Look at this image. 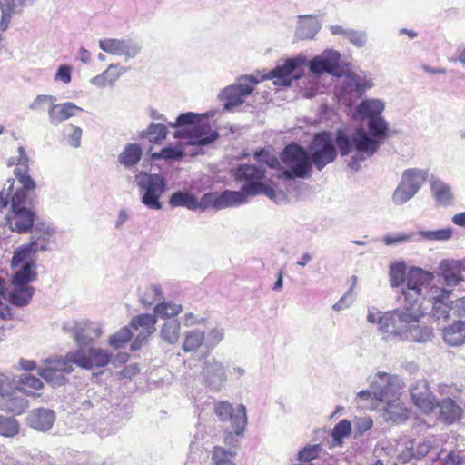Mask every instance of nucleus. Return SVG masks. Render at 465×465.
Returning <instances> with one entry per match:
<instances>
[{"label": "nucleus", "instance_id": "nucleus-57", "mask_svg": "<svg viewBox=\"0 0 465 465\" xmlns=\"http://www.w3.org/2000/svg\"><path fill=\"white\" fill-rule=\"evenodd\" d=\"M167 128L163 124H152L146 133V136L151 143H159L166 137Z\"/></svg>", "mask_w": 465, "mask_h": 465}, {"label": "nucleus", "instance_id": "nucleus-12", "mask_svg": "<svg viewBox=\"0 0 465 465\" xmlns=\"http://www.w3.org/2000/svg\"><path fill=\"white\" fill-rule=\"evenodd\" d=\"M28 201L23 191H16L11 197V209L6 216V223L12 231L25 233L33 230L35 223V213L27 207Z\"/></svg>", "mask_w": 465, "mask_h": 465}, {"label": "nucleus", "instance_id": "nucleus-6", "mask_svg": "<svg viewBox=\"0 0 465 465\" xmlns=\"http://www.w3.org/2000/svg\"><path fill=\"white\" fill-rule=\"evenodd\" d=\"M206 118H176L175 123H170L176 127L173 135L183 139L189 145L206 146L219 137L217 131L213 130Z\"/></svg>", "mask_w": 465, "mask_h": 465}, {"label": "nucleus", "instance_id": "nucleus-34", "mask_svg": "<svg viewBox=\"0 0 465 465\" xmlns=\"http://www.w3.org/2000/svg\"><path fill=\"white\" fill-rule=\"evenodd\" d=\"M430 190L435 200L441 205L448 206L452 203L453 194L449 184L438 177L430 178Z\"/></svg>", "mask_w": 465, "mask_h": 465}, {"label": "nucleus", "instance_id": "nucleus-11", "mask_svg": "<svg viewBox=\"0 0 465 465\" xmlns=\"http://www.w3.org/2000/svg\"><path fill=\"white\" fill-rule=\"evenodd\" d=\"M432 278L433 275L430 272L418 267L411 268L401 287L405 304L413 308L420 307V300L426 299L430 288L429 283Z\"/></svg>", "mask_w": 465, "mask_h": 465}, {"label": "nucleus", "instance_id": "nucleus-63", "mask_svg": "<svg viewBox=\"0 0 465 465\" xmlns=\"http://www.w3.org/2000/svg\"><path fill=\"white\" fill-rule=\"evenodd\" d=\"M28 163H29V158L27 157V155L25 153V148L20 146L18 148V157L15 160L11 159L9 161L8 164L9 165L16 164L17 166L15 169L25 168V170L28 171Z\"/></svg>", "mask_w": 465, "mask_h": 465}, {"label": "nucleus", "instance_id": "nucleus-15", "mask_svg": "<svg viewBox=\"0 0 465 465\" xmlns=\"http://www.w3.org/2000/svg\"><path fill=\"white\" fill-rule=\"evenodd\" d=\"M136 183L143 191L141 202L149 209L161 210L160 197L166 191L165 179L158 173H143L136 176Z\"/></svg>", "mask_w": 465, "mask_h": 465}, {"label": "nucleus", "instance_id": "nucleus-38", "mask_svg": "<svg viewBox=\"0 0 465 465\" xmlns=\"http://www.w3.org/2000/svg\"><path fill=\"white\" fill-rule=\"evenodd\" d=\"M440 416L447 423L460 420L462 409L452 399H443L439 404Z\"/></svg>", "mask_w": 465, "mask_h": 465}, {"label": "nucleus", "instance_id": "nucleus-40", "mask_svg": "<svg viewBox=\"0 0 465 465\" xmlns=\"http://www.w3.org/2000/svg\"><path fill=\"white\" fill-rule=\"evenodd\" d=\"M205 333L203 331L192 330L184 334L183 350L185 352L196 351L198 349L204 350Z\"/></svg>", "mask_w": 465, "mask_h": 465}, {"label": "nucleus", "instance_id": "nucleus-60", "mask_svg": "<svg viewBox=\"0 0 465 465\" xmlns=\"http://www.w3.org/2000/svg\"><path fill=\"white\" fill-rule=\"evenodd\" d=\"M163 297L162 289L158 285H150L145 290V293L141 298V302L144 305H152L154 302L159 301Z\"/></svg>", "mask_w": 465, "mask_h": 465}, {"label": "nucleus", "instance_id": "nucleus-24", "mask_svg": "<svg viewBox=\"0 0 465 465\" xmlns=\"http://www.w3.org/2000/svg\"><path fill=\"white\" fill-rule=\"evenodd\" d=\"M15 393L12 381L5 374L0 373V408L14 414H21L27 407V401Z\"/></svg>", "mask_w": 465, "mask_h": 465}, {"label": "nucleus", "instance_id": "nucleus-2", "mask_svg": "<svg viewBox=\"0 0 465 465\" xmlns=\"http://www.w3.org/2000/svg\"><path fill=\"white\" fill-rule=\"evenodd\" d=\"M341 54L333 49H327L314 56L309 63V71L313 78L328 73L338 78L334 94L341 106L351 108L355 101L367 90L374 86L371 74L366 71L355 73L340 68Z\"/></svg>", "mask_w": 465, "mask_h": 465}, {"label": "nucleus", "instance_id": "nucleus-61", "mask_svg": "<svg viewBox=\"0 0 465 465\" xmlns=\"http://www.w3.org/2000/svg\"><path fill=\"white\" fill-rule=\"evenodd\" d=\"M346 38L351 45L358 48L363 47L367 43V35L364 31H357L350 28Z\"/></svg>", "mask_w": 465, "mask_h": 465}, {"label": "nucleus", "instance_id": "nucleus-42", "mask_svg": "<svg viewBox=\"0 0 465 465\" xmlns=\"http://www.w3.org/2000/svg\"><path fill=\"white\" fill-rule=\"evenodd\" d=\"M180 322L176 319L167 320L160 331L161 339L168 344L177 342L180 336Z\"/></svg>", "mask_w": 465, "mask_h": 465}, {"label": "nucleus", "instance_id": "nucleus-58", "mask_svg": "<svg viewBox=\"0 0 465 465\" xmlns=\"http://www.w3.org/2000/svg\"><path fill=\"white\" fill-rule=\"evenodd\" d=\"M416 241H419V239L417 238L416 232H410L407 233L402 232L397 235H385L382 238V242H384L385 245L388 246Z\"/></svg>", "mask_w": 465, "mask_h": 465}, {"label": "nucleus", "instance_id": "nucleus-23", "mask_svg": "<svg viewBox=\"0 0 465 465\" xmlns=\"http://www.w3.org/2000/svg\"><path fill=\"white\" fill-rule=\"evenodd\" d=\"M401 379L396 375L378 373L372 382L373 398L381 402H390L398 399L401 390Z\"/></svg>", "mask_w": 465, "mask_h": 465}, {"label": "nucleus", "instance_id": "nucleus-31", "mask_svg": "<svg viewBox=\"0 0 465 465\" xmlns=\"http://www.w3.org/2000/svg\"><path fill=\"white\" fill-rule=\"evenodd\" d=\"M265 169L256 164H240L235 170L237 180L244 181L245 184L262 183Z\"/></svg>", "mask_w": 465, "mask_h": 465}, {"label": "nucleus", "instance_id": "nucleus-56", "mask_svg": "<svg viewBox=\"0 0 465 465\" xmlns=\"http://www.w3.org/2000/svg\"><path fill=\"white\" fill-rule=\"evenodd\" d=\"M64 136L67 143L73 148H78L81 145L82 130L72 124L64 129Z\"/></svg>", "mask_w": 465, "mask_h": 465}, {"label": "nucleus", "instance_id": "nucleus-10", "mask_svg": "<svg viewBox=\"0 0 465 465\" xmlns=\"http://www.w3.org/2000/svg\"><path fill=\"white\" fill-rule=\"evenodd\" d=\"M247 411L243 404L236 408L228 401H218L214 405V413L222 422H230L232 431L225 432L224 441L228 445L236 446L239 442L234 436H242L247 425Z\"/></svg>", "mask_w": 465, "mask_h": 465}, {"label": "nucleus", "instance_id": "nucleus-39", "mask_svg": "<svg viewBox=\"0 0 465 465\" xmlns=\"http://www.w3.org/2000/svg\"><path fill=\"white\" fill-rule=\"evenodd\" d=\"M385 420L393 422H401L409 418L408 410L401 404L399 398L386 403L384 407Z\"/></svg>", "mask_w": 465, "mask_h": 465}, {"label": "nucleus", "instance_id": "nucleus-5", "mask_svg": "<svg viewBox=\"0 0 465 465\" xmlns=\"http://www.w3.org/2000/svg\"><path fill=\"white\" fill-rule=\"evenodd\" d=\"M55 230L50 223L36 222L31 232L30 242L17 248L11 260V267L29 264L35 270L36 264L33 256L39 252L51 250L50 244L54 243Z\"/></svg>", "mask_w": 465, "mask_h": 465}, {"label": "nucleus", "instance_id": "nucleus-22", "mask_svg": "<svg viewBox=\"0 0 465 465\" xmlns=\"http://www.w3.org/2000/svg\"><path fill=\"white\" fill-rule=\"evenodd\" d=\"M451 291L438 286H430L425 300L431 303L430 315L436 320L446 321L452 312L453 301L450 299Z\"/></svg>", "mask_w": 465, "mask_h": 465}, {"label": "nucleus", "instance_id": "nucleus-35", "mask_svg": "<svg viewBox=\"0 0 465 465\" xmlns=\"http://www.w3.org/2000/svg\"><path fill=\"white\" fill-rule=\"evenodd\" d=\"M443 339L450 346L465 343V322L458 320L443 329Z\"/></svg>", "mask_w": 465, "mask_h": 465}, {"label": "nucleus", "instance_id": "nucleus-62", "mask_svg": "<svg viewBox=\"0 0 465 465\" xmlns=\"http://www.w3.org/2000/svg\"><path fill=\"white\" fill-rule=\"evenodd\" d=\"M354 302V295L352 287H351L343 295L342 297L333 304L332 309L334 311H341L344 309L349 308L352 302Z\"/></svg>", "mask_w": 465, "mask_h": 465}, {"label": "nucleus", "instance_id": "nucleus-21", "mask_svg": "<svg viewBox=\"0 0 465 465\" xmlns=\"http://www.w3.org/2000/svg\"><path fill=\"white\" fill-rule=\"evenodd\" d=\"M99 47L104 52L125 59L135 58L142 51L140 42L133 38H104L99 41Z\"/></svg>", "mask_w": 465, "mask_h": 465}, {"label": "nucleus", "instance_id": "nucleus-53", "mask_svg": "<svg viewBox=\"0 0 465 465\" xmlns=\"http://www.w3.org/2000/svg\"><path fill=\"white\" fill-rule=\"evenodd\" d=\"M14 174L15 175L16 179L22 185L20 189L17 191H23L26 195V201L28 200V191L34 190L35 188V183L31 178L30 175H28V171L25 168L23 169H15Z\"/></svg>", "mask_w": 465, "mask_h": 465}, {"label": "nucleus", "instance_id": "nucleus-13", "mask_svg": "<svg viewBox=\"0 0 465 465\" xmlns=\"http://www.w3.org/2000/svg\"><path fill=\"white\" fill-rule=\"evenodd\" d=\"M310 61L304 54L286 58L279 63L273 69L262 74L259 80H272L275 86H290L293 80L302 79L301 68L308 65Z\"/></svg>", "mask_w": 465, "mask_h": 465}, {"label": "nucleus", "instance_id": "nucleus-64", "mask_svg": "<svg viewBox=\"0 0 465 465\" xmlns=\"http://www.w3.org/2000/svg\"><path fill=\"white\" fill-rule=\"evenodd\" d=\"M452 313L465 322V297L453 302Z\"/></svg>", "mask_w": 465, "mask_h": 465}, {"label": "nucleus", "instance_id": "nucleus-54", "mask_svg": "<svg viewBox=\"0 0 465 465\" xmlns=\"http://www.w3.org/2000/svg\"><path fill=\"white\" fill-rule=\"evenodd\" d=\"M322 450L321 444L306 445L297 454V460L300 462H311L320 457Z\"/></svg>", "mask_w": 465, "mask_h": 465}, {"label": "nucleus", "instance_id": "nucleus-3", "mask_svg": "<svg viewBox=\"0 0 465 465\" xmlns=\"http://www.w3.org/2000/svg\"><path fill=\"white\" fill-rule=\"evenodd\" d=\"M367 119L366 128L359 127L351 135L342 129L336 131L335 143L341 156H347L355 150L361 155V160H366L374 155L384 143L390 132L385 118Z\"/></svg>", "mask_w": 465, "mask_h": 465}, {"label": "nucleus", "instance_id": "nucleus-28", "mask_svg": "<svg viewBox=\"0 0 465 465\" xmlns=\"http://www.w3.org/2000/svg\"><path fill=\"white\" fill-rule=\"evenodd\" d=\"M412 401L424 411H430L436 404L435 396L429 391L425 381H419L410 388Z\"/></svg>", "mask_w": 465, "mask_h": 465}, {"label": "nucleus", "instance_id": "nucleus-27", "mask_svg": "<svg viewBox=\"0 0 465 465\" xmlns=\"http://www.w3.org/2000/svg\"><path fill=\"white\" fill-rule=\"evenodd\" d=\"M56 414L54 411L41 407L29 411L26 422L30 428L45 432L54 426Z\"/></svg>", "mask_w": 465, "mask_h": 465}, {"label": "nucleus", "instance_id": "nucleus-52", "mask_svg": "<svg viewBox=\"0 0 465 465\" xmlns=\"http://www.w3.org/2000/svg\"><path fill=\"white\" fill-rule=\"evenodd\" d=\"M416 234L430 241H448L453 234V229L449 227L432 231H420Z\"/></svg>", "mask_w": 465, "mask_h": 465}, {"label": "nucleus", "instance_id": "nucleus-30", "mask_svg": "<svg viewBox=\"0 0 465 465\" xmlns=\"http://www.w3.org/2000/svg\"><path fill=\"white\" fill-rule=\"evenodd\" d=\"M432 449V443L430 440H411L400 455V460L403 462H409L411 459L420 460L424 458Z\"/></svg>", "mask_w": 465, "mask_h": 465}, {"label": "nucleus", "instance_id": "nucleus-43", "mask_svg": "<svg viewBox=\"0 0 465 465\" xmlns=\"http://www.w3.org/2000/svg\"><path fill=\"white\" fill-rule=\"evenodd\" d=\"M86 399L81 402L80 409L82 411H89L94 409L97 411H102L104 409L107 410V401L99 396L95 391L88 390Z\"/></svg>", "mask_w": 465, "mask_h": 465}, {"label": "nucleus", "instance_id": "nucleus-20", "mask_svg": "<svg viewBox=\"0 0 465 465\" xmlns=\"http://www.w3.org/2000/svg\"><path fill=\"white\" fill-rule=\"evenodd\" d=\"M56 97L40 94L29 105L35 114H47L52 116L58 109L60 116H74L84 113V110L71 102L56 104Z\"/></svg>", "mask_w": 465, "mask_h": 465}, {"label": "nucleus", "instance_id": "nucleus-8", "mask_svg": "<svg viewBox=\"0 0 465 465\" xmlns=\"http://www.w3.org/2000/svg\"><path fill=\"white\" fill-rule=\"evenodd\" d=\"M261 82L251 74L239 76L235 82L223 88L218 94V100L223 104V113H237Z\"/></svg>", "mask_w": 465, "mask_h": 465}, {"label": "nucleus", "instance_id": "nucleus-25", "mask_svg": "<svg viewBox=\"0 0 465 465\" xmlns=\"http://www.w3.org/2000/svg\"><path fill=\"white\" fill-rule=\"evenodd\" d=\"M64 330L70 333V336L79 348L91 345L101 335V331L98 327L84 320L74 322L72 325L66 324L64 326Z\"/></svg>", "mask_w": 465, "mask_h": 465}, {"label": "nucleus", "instance_id": "nucleus-41", "mask_svg": "<svg viewBox=\"0 0 465 465\" xmlns=\"http://www.w3.org/2000/svg\"><path fill=\"white\" fill-rule=\"evenodd\" d=\"M121 74L122 72L118 69V66L113 64H110L104 72L93 77L91 83L98 87L113 85Z\"/></svg>", "mask_w": 465, "mask_h": 465}, {"label": "nucleus", "instance_id": "nucleus-29", "mask_svg": "<svg viewBox=\"0 0 465 465\" xmlns=\"http://www.w3.org/2000/svg\"><path fill=\"white\" fill-rule=\"evenodd\" d=\"M33 1L34 0H0V29L5 31L8 28L12 15L21 13L24 7L27 5H31Z\"/></svg>", "mask_w": 465, "mask_h": 465}, {"label": "nucleus", "instance_id": "nucleus-33", "mask_svg": "<svg viewBox=\"0 0 465 465\" xmlns=\"http://www.w3.org/2000/svg\"><path fill=\"white\" fill-rule=\"evenodd\" d=\"M320 28L321 25L315 17L300 15L295 36L300 40L312 39Z\"/></svg>", "mask_w": 465, "mask_h": 465}, {"label": "nucleus", "instance_id": "nucleus-26", "mask_svg": "<svg viewBox=\"0 0 465 465\" xmlns=\"http://www.w3.org/2000/svg\"><path fill=\"white\" fill-rule=\"evenodd\" d=\"M464 270V262L446 259L440 262L438 273L442 278L443 284L447 287H454L464 280L462 276Z\"/></svg>", "mask_w": 465, "mask_h": 465}, {"label": "nucleus", "instance_id": "nucleus-18", "mask_svg": "<svg viewBox=\"0 0 465 465\" xmlns=\"http://www.w3.org/2000/svg\"><path fill=\"white\" fill-rule=\"evenodd\" d=\"M69 359L82 369L104 368L112 361V354L104 349L90 347L78 348L69 351Z\"/></svg>", "mask_w": 465, "mask_h": 465}, {"label": "nucleus", "instance_id": "nucleus-7", "mask_svg": "<svg viewBox=\"0 0 465 465\" xmlns=\"http://www.w3.org/2000/svg\"><path fill=\"white\" fill-rule=\"evenodd\" d=\"M231 193L226 190L219 192H209L204 193L200 200L188 191H177L173 193L169 197V204L171 207H185L191 211L201 210L204 212L208 208L215 210H223L228 208V198Z\"/></svg>", "mask_w": 465, "mask_h": 465}, {"label": "nucleus", "instance_id": "nucleus-51", "mask_svg": "<svg viewBox=\"0 0 465 465\" xmlns=\"http://www.w3.org/2000/svg\"><path fill=\"white\" fill-rule=\"evenodd\" d=\"M406 268L402 262L390 267V282L392 287H402L406 279Z\"/></svg>", "mask_w": 465, "mask_h": 465}, {"label": "nucleus", "instance_id": "nucleus-32", "mask_svg": "<svg viewBox=\"0 0 465 465\" xmlns=\"http://www.w3.org/2000/svg\"><path fill=\"white\" fill-rule=\"evenodd\" d=\"M434 337L432 329L425 324L420 323V319L417 322L409 324L404 341L410 342L426 343L431 341Z\"/></svg>", "mask_w": 465, "mask_h": 465}, {"label": "nucleus", "instance_id": "nucleus-46", "mask_svg": "<svg viewBox=\"0 0 465 465\" xmlns=\"http://www.w3.org/2000/svg\"><path fill=\"white\" fill-rule=\"evenodd\" d=\"M235 455L234 451L226 450L223 447L215 446L212 451V460L213 465H236L233 462Z\"/></svg>", "mask_w": 465, "mask_h": 465}, {"label": "nucleus", "instance_id": "nucleus-1", "mask_svg": "<svg viewBox=\"0 0 465 465\" xmlns=\"http://www.w3.org/2000/svg\"><path fill=\"white\" fill-rule=\"evenodd\" d=\"M336 146L335 136L330 131L316 133L308 150L295 143L288 144L283 149L281 159L290 168L282 171L281 177L285 180H292L296 177L310 178L312 165H314L318 171H322L336 160L338 155Z\"/></svg>", "mask_w": 465, "mask_h": 465}, {"label": "nucleus", "instance_id": "nucleus-59", "mask_svg": "<svg viewBox=\"0 0 465 465\" xmlns=\"http://www.w3.org/2000/svg\"><path fill=\"white\" fill-rule=\"evenodd\" d=\"M254 157L257 160V162L263 163L272 169H278L281 165L278 158L275 155L271 154L265 149L256 151L254 153Z\"/></svg>", "mask_w": 465, "mask_h": 465}, {"label": "nucleus", "instance_id": "nucleus-44", "mask_svg": "<svg viewBox=\"0 0 465 465\" xmlns=\"http://www.w3.org/2000/svg\"><path fill=\"white\" fill-rule=\"evenodd\" d=\"M155 315L144 313L134 317L130 322V327L134 330L155 331Z\"/></svg>", "mask_w": 465, "mask_h": 465}, {"label": "nucleus", "instance_id": "nucleus-55", "mask_svg": "<svg viewBox=\"0 0 465 465\" xmlns=\"http://www.w3.org/2000/svg\"><path fill=\"white\" fill-rule=\"evenodd\" d=\"M184 153L182 150L173 147L167 146L163 148L159 153H153L152 154V158L154 160L164 159L167 161H178L183 157Z\"/></svg>", "mask_w": 465, "mask_h": 465}, {"label": "nucleus", "instance_id": "nucleus-14", "mask_svg": "<svg viewBox=\"0 0 465 465\" xmlns=\"http://www.w3.org/2000/svg\"><path fill=\"white\" fill-rule=\"evenodd\" d=\"M428 170L410 168L403 172L394 190L391 200L396 205H402L412 199L428 179Z\"/></svg>", "mask_w": 465, "mask_h": 465}, {"label": "nucleus", "instance_id": "nucleus-50", "mask_svg": "<svg viewBox=\"0 0 465 465\" xmlns=\"http://www.w3.org/2000/svg\"><path fill=\"white\" fill-rule=\"evenodd\" d=\"M19 423L12 417H5L0 415V435L12 438L18 434Z\"/></svg>", "mask_w": 465, "mask_h": 465}, {"label": "nucleus", "instance_id": "nucleus-9", "mask_svg": "<svg viewBox=\"0 0 465 465\" xmlns=\"http://www.w3.org/2000/svg\"><path fill=\"white\" fill-rule=\"evenodd\" d=\"M421 315L422 312L420 310V306L413 308L405 304L403 309L387 312L381 316L379 319V329L382 333L387 334L388 337L404 341L409 324L417 322Z\"/></svg>", "mask_w": 465, "mask_h": 465}, {"label": "nucleus", "instance_id": "nucleus-48", "mask_svg": "<svg viewBox=\"0 0 465 465\" xmlns=\"http://www.w3.org/2000/svg\"><path fill=\"white\" fill-rule=\"evenodd\" d=\"M182 311V305L173 302H162L154 307V313L160 317L173 319Z\"/></svg>", "mask_w": 465, "mask_h": 465}, {"label": "nucleus", "instance_id": "nucleus-45", "mask_svg": "<svg viewBox=\"0 0 465 465\" xmlns=\"http://www.w3.org/2000/svg\"><path fill=\"white\" fill-rule=\"evenodd\" d=\"M224 339V329L216 326L207 332L204 343V352L202 357L207 356L211 351Z\"/></svg>", "mask_w": 465, "mask_h": 465}, {"label": "nucleus", "instance_id": "nucleus-16", "mask_svg": "<svg viewBox=\"0 0 465 465\" xmlns=\"http://www.w3.org/2000/svg\"><path fill=\"white\" fill-rule=\"evenodd\" d=\"M74 361L69 352L64 356L50 357L45 360V366L38 369V374L53 386H62L68 381L67 374L74 371Z\"/></svg>", "mask_w": 465, "mask_h": 465}, {"label": "nucleus", "instance_id": "nucleus-4", "mask_svg": "<svg viewBox=\"0 0 465 465\" xmlns=\"http://www.w3.org/2000/svg\"><path fill=\"white\" fill-rule=\"evenodd\" d=\"M13 273L9 285L0 277V296L17 307H25L29 304L34 294L35 288L29 283L37 277L35 269L29 264L12 267Z\"/></svg>", "mask_w": 465, "mask_h": 465}, {"label": "nucleus", "instance_id": "nucleus-47", "mask_svg": "<svg viewBox=\"0 0 465 465\" xmlns=\"http://www.w3.org/2000/svg\"><path fill=\"white\" fill-rule=\"evenodd\" d=\"M351 431V424L348 420L339 421L331 431L332 446H339L342 443L345 437L349 436Z\"/></svg>", "mask_w": 465, "mask_h": 465}, {"label": "nucleus", "instance_id": "nucleus-19", "mask_svg": "<svg viewBox=\"0 0 465 465\" xmlns=\"http://www.w3.org/2000/svg\"><path fill=\"white\" fill-rule=\"evenodd\" d=\"M200 380L210 391H222L227 382V373L223 363L215 358L205 360L202 364Z\"/></svg>", "mask_w": 465, "mask_h": 465}, {"label": "nucleus", "instance_id": "nucleus-37", "mask_svg": "<svg viewBox=\"0 0 465 465\" xmlns=\"http://www.w3.org/2000/svg\"><path fill=\"white\" fill-rule=\"evenodd\" d=\"M385 109V103L378 98L363 99L356 107L358 116H381Z\"/></svg>", "mask_w": 465, "mask_h": 465}, {"label": "nucleus", "instance_id": "nucleus-17", "mask_svg": "<svg viewBox=\"0 0 465 465\" xmlns=\"http://www.w3.org/2000/svg\"><path fill=\"white\" fill-rule=\"evenodd\" d=\"M226 193H231V195L227 196L228 208L242 205L245 203L250 197L258 194H264L277 203L285 199V194L282 191H277L274 187L263 183L244 184L240 191L226 189Z\"/></svg>", "mask_w": 465, "mask_h": 465}, {"label": "nucleus", "instance_id": "nucleus-49", "mask_svg": "<svg viewBox=\"0 0 465 465\" xmlns=\"http://www.w3.org/2000/svg\"><path fill=\"white\" fill-rule=\"evenodd\" d=\"M132 336L129 327H124L109 337L108 343L113 349L118 350L123 348L132 339Z\"/></svg>", "mask_w": 465, "mask_h": 465}, {"label": "nucleus", "instance_id": "nucleus-36", "mask_svg": "<svg viewBox=\"0 0 465 465\" xmlns=\"http://www.w3.org/2000/svg\"><path fill=\"white\" fill-rule=\"evenodd\" d=\"M143 156V149L138 143H128L118 155V162L125 168L135 166Z\"/></svg>", "mask_w": 465, "mask_h": 465}]
</instances>
